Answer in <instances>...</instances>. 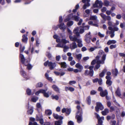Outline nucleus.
<instances>
[{
  "label": "nucleus",
  "instance_id": "obj_57",
  "mask_svg": "<svg viewBox=\"0 0 125 125\" xmlns=\"http://www.w3.org/2000/svg\"><path fill=\"white\" fill-rule=\"evenodd\" d=\"M83 28L85 30H88L89 28V26L88 25H86L83 26Z\"/></svg>",
  "mask_w": 125,
  "mask_h": 125
},
{
  "label": "nucleus",
  "instance_id": "obj_64",
  "mask_svg": "<svg viewBox=\"0 0 125 125\" xmlns=\"http://www.w3.org/2000/svg\"><path fill=\"white\" fill-rule=\"evenodd\" d=\"M68 125H74L73 122L72 121H69L68 124Z\"/></svg>",
  "mask_w": 125,
  "mask_h": 125
},
{
  "label": "nucleus",
  "instance_id": "obj_1",
  "mask_svg": "<svg viewBox=\"0 0 125 125\" xmlns=\"http://www.w3.org/2000/svg\"><path fill=\"white\" fill-rule=\"evenodd\" d=\"M101 54L103 55L102 57L101 60H99L100 56L98 55L96 56L95 59L97 63H101V64H103L104 63V61L106 58V55L104 54V52L102 50H100L99 51V54Z\"/></svg>",
  "mask_w": 125,
  "mask_h": 125
},
{
  "label": "nucleus",
  "instance_id": "obj_32",
  "mask_svg": "<svg viewBox=\"0 0 125 125\" xmlns=\"http://www.w3.org/2000/svg\"><path fill=\"white\" fill-rule=\"evenodd\" d=\"M36 107L37 109H42V107L41 104L40 103H37L36 105Z\"/></svg>",
  "mask_w": 125,
  "mask_h": 125
},
{
  "label": "nucleus",
  "instance_id": "obj_35",
  "mask_svg": "<svg viewBox=\"0 0 125 125\" xmlns=\"http://www.w3.org/2000/svg\"><path fill=\"white\" fill-rule=\"evenodd\" d=\"M79 17L76 16H73L72 17V20H74L76 21H79Z\"/></svg>",
  "mask_w": 125,
  "mask_h": 125
},
{
  "label": "nucleus",
  "instance_id": "obj_11",
  "mask_svg": "<svg viewBox=\"0 0 125 125\" xmlns=\"http://www.w3.org/2000/svg\"><path fill=\"white\" fill-rule=\"evenodd\" d=\"M80 27H79L76 28L74 29L73 30V32L75 34L76 36L77 37L79 36H80L79 31V29H80Z\"/></svg>",
  "mask_w": 125,
  "mask_h": 125
},
{
  "label": "nucleus",
  "instance_id": "obj_42",
  "mask_svg": "<svg viewBox=\"0 0 125 125\" xmlns=\"http://www.w3.org/2000/svg\"><path fill=\"white\" fill-rule=\"evenodd\" d=\"M61 42L65 44L67 43H69V41L65 39H63L61 40Z\"/></svg>",
  "mask_w": 125,
  "mask_h": 125
},
{
  "label": "nucleus",
  "instance_id": "obj_12",
  "mask_svg": "<svg viewBox=\"0 0 125 125\" xmlns=\"http://www.w3.org/2000/svg\"><path fill=\"white\" fill-rule=\"evenodd\" d=\"M93 71H89L86 70L85 71L84 73V74L86 75H89L91 76H92L93 75Z\"/></svg>",
  "mask_w": 125,
  "mask_h": 125
},
{
  "label": "nucleus",
  "instance_id": "obj_6",
  "mask_svg": "<svg viewBox=\"0 0 125 125\" xmlns=\"http://www.w3.org/2000/svg\"><path fill=\"white\" fill-rule=\"evenodd\" d=\"M108 29L110 31H107L106 32V34H107L109 33V34H111L110 37L111 38H112L115 35L114 31H113V28L111 27H108Z\"/></svg>",
  "mask_w": 125,
  "mask_h": 125
},
{
  "label": "nucleus",
  "instance_id": "obj_14",
  "mask_svg": "<svg viewBox=\"0 0 125 125\" xmlns=\"http://www.w3.org/2000/svg\"><path fill=\"white\" fill-rule=\"evenodd\" d=\"M77 47V45L76 43L74 42H72L70 45V48L71 49H74Z\"/></svg>",
  "mask_w": 125,
  "mask_h": 125
},
{
  "label": "nucleus",
  "instance_id": "obj_13",
  "mask_svg": "<svg viewBox=\"0 0 125 125\" xmlns=\"http://www.w3.org/2000/svg\"><path fill=\"white\" fill-rule=\"evenodd\" d=\"M40 93H42L45 96L47 97V94L46 93V91L44 90H41L36 92L35 93V94L37 95H38Z\"/></svg>",
  "mask_w": 125,
  "mask_h": 125
},
{
  "label": "nucleus",
  "instance_id": "obj_48",
  "mask_svg": "<svg viewBox=\"0 0 125 125\" xmlns=\"http://www.w3.org/2000/svg\"><path fill=\"white\" fill-rule=\"evenodd\" d=\"M87 100L88 104H90L91 103V97L90 96H88L87 99Z\"/></svg>",
  "mask_w": 125,
  "mask_h": 125
},
{
  "label": "nucleus",
  "instance_id": "obj_21",
  "mask_svg": "<svg viewBox=\"0 0 125 125\" xmlns=\"http://www.w3.org/2000/svg\"><path fill=\"white\" fill-rule=\"evenodd\" d=\"M57 72L54 71V73L57 75H59L62 76L64 75L65 74V72Z\"/></svg>",
  "mask_w": 125,
  "mask_h": 125
},
{
  "label": "nucleus",
  "instance_id": "obj_54",
  "mask_svg": "<svg viewBox=\"0 0 125 125\" xmlns=\"http://www.w3.org/2000/svg\"><path fill=\"white\" fill-rule=\"evenodd\" d=\"M71 61V62L70 63V64L71 66H73L74 65L75 63V62L74 60H73Z\"/></svg>",
  "mask_w": 125,
  "mask_h": 125
},
{
  "label": "nucleus",
  "instance_id": "obj_36",
  "mask_svg": "<svg viewBox=\"0 0 125 125\" xmlns=\"http://www.w3.org/2000/svg\"><path fill=\"white\" fill-rule=\"evenodd\" d=\"M76 56L77 59L79 61H80L81 59L82 55L81 54H76Z\"/></svg>",
  "mask_w": 125,
  "mask_h": 125
},
{
  "label": "nucleus",
  "instance_id": "obj_23",
  "mask_svg": "<svg viewBox=\"0 0 125 125\" xmlns=\"http://www.w3.org/2000/svg\"><path fill=\"white\" fill-rule=\"evenodd\" d=\"M116 42V41L114 40H109L107 43V44L108 45H109L111 44H115Z\"/></svg>",
  "mask_w": 125,
  "mask_h": 125
},
{
  "label": "nucleus",
  "instance_id": "obj_26",
  "mask_svg": "<svg viewBox=\"0 0 125 125\" xmlns=\"http://www.w3.org/2000/svg\"><path fill=\"white\" fill-rule=\"evenodd\" d=\"M97 17L96 16H90V20L95 21H97Z\"/></svg>",
  "mask_w": 125,
  "mask_h": 125
},
{
  "label": "nucleus",
  "instance_id": "obj_41",
  "mask_svg": "<svg viewBox=\"0 0 125 125\" xmlns=\"http://www.w3.org/2000/svg\"><path fill=\"white\" fill-rule=\"evenodd\" d=\"M62 121H56L55 122V125H61V124H62Z\"/></svg>",
  "mask_w": 125,
  "mask_h": 125
},
{
  "label": "nucleus",
  "instance_id": "obj_16",
  "mask_svg": "<svg viewBox=\"0 0 125 125\" xmlns=\"http://www.w3.org/2000/svg\"><path fill=\"white\" fill-rule=\"evenodd\" d=\"M58 26L61 30H62L63 31H64L66 29V27L65 25L63 23H61Z\"/></svg>",
  "mask_w": 125,
  "mask_h": 125
},
{
  "label": "nucleus",
  "instance_id": "obj_46",
  "mask_svg": "<svg viewBox=\"0 0 125 125\" xmlns=\"http://www.w3.org/2000/svg\"><path fill=\"white\" fill-rule=\"evenodd\" d=\"M63 44H61L60 42L57 44L56 47L62 48L63 47Z\"/></svg>",
  "mask_w": 125,
  "mask_h": 125
},
{
  "label": "nucleus",
  "instance_id": "obj_3",
  "mask_svg": "<svg viewBox=\"0 0 125 125\" xmlns=\"http://www.w3.org/2000/svg\"><path fill=\"white\" fill-rule=\"evenodd\" d=\"M94 115L98 119V124L99 125H102L103 120H104V117H100L99 115L96 113H95Z\"/></svg>",
  "mask_w": 125,
  "mask_h": 125
},
{
  "label": "nucleus",
  "instance_id": "obj_17",
  "mask_svg": "<svg viewBox=\"0 0 125 125\" xmlns=\"http://www.w3.org/2000/svg\"><path fill=\"white\" fill-rule=\"evenodd\" d=\"M53 116L54 118L57 119H59L60 120H62L63 119V117L59 116L56 114H53Z\"/></svg>",
  "mask_w": 125,
  "mask_h": 125
},
{
  "label": "nucleus",
  "instance_id": "obj_45",
  "mask_svg": "<svg viewBox=\"0 0 125 125\" xmlns=\"http://www.w3.org/2000/svg\"><path fill=\"white\" fill-rule=\"evenodd\" d=\"M73 24V22L72 21H70L67 23V25L68 26H70L72 25Z\"/></svg>",
  "mask_w": 125,
  "mask_h": 125
},
{
  "label": "nucleus",
  "instance_id": "obj_10",
  "mask_svg": "<svg viewBox=\"0 0 125 125\" xmlns=\"http://www.w3.org/2000/svg\"><path fill=\"white\" fill-rule=\"evenodd\" d=\"M90 0H83L82 2L83 3H85V2H86L87 3H85L83 5V8L84 9H86V7H88L90 6V4L89 2L90 1Z\"/></svg>",
  "mask_w": 125,
  "mask_h": 125
},
{
  "label": "nucleus",
  "instance_id": "obj_28",
  "mask_svg": "<svg viewBox=\"0 0 125 125\" xmlns=\"http://www.w3.org/2000/svg\"><path fill=\"white\" fill-rule=\"evenodd\" d=\"M118 73V70L116 69H115L112 70V73L115 76L117 75Z\"/></svg>",
  "mask_w": 125,
  "mask_h": 125
},
{
  "label": "nucleus",
  "instance_id": "obj_40",
  "mask_svg": "<svg viewBox=\"0 0 125 125\" xmlns=\"http://www.w3.org/2000/svg\"><path fill=\"white\" fill-rule=\"evenodd\" d=\"M100 15L104 20H106L107 16L102 13H100Z\"/></svg>",
  "mask_w": 125,
  "mask_h": 125
},
{
  "label": "nucleus",
  "instance_id": "obj_5",
  "mask_svg": "<svg viewBox=\"0 0 125 125\" xmlns=\"http://www.w3.org/2000/svg\"><path fill=\"white\" fill-rule=\"evenodd\" d=\"M103 4V3L101 1L96 0L95 4H94L93 6L94 7H99L101 8L102 7Z\"/></svg>",
  "mask_w": 125,
  "mask_h": 125
},
{
  "label": "nucleus",
  "instance_id": "obj_20",
  "mask_svg": "<svg viewBox=\"0 0 125 125\" xmlns=\"http://www.w3.org/2000/svg\"><path fill=\"white\" fill-rule=\"evenodd\" d=\"M67 55L69 57H68V60L69 61H71L73 60V57L71 56L72 55V53L70 52H68L67 54Z\"/></svg>",
  "mask_w": 125,
  "mask_h": 125
},
{
  "label": "nucleus",
  "instance_id": "obj_7",
  "mask_svg": "<svg viewBox=\"0 0 125 125\" xmlns=\"http://www.w3.org/2000/svg\"><path fill=\"white\" fill-rule=\"evenodd\" d=\"M47 65L51 70H52L56 66V64L55 62H48L47 61Z\"/></svg>",
  "mask_w": 125,
  "mask_h": 125
},
{
  "label": "nucleus",
  "instance_id": "obj_52",
  "mask_svg": "<svg viewBox=\"0 0 125 125\" xmlns=\"http://www.w3.org/2000/svg\"><path fill=\"white\" fill-rule=\"evenodd\" d=\"M76 82L75 81H70L69 82V84L71 85L75 84Z\"/></svg>",
  "mask_w": 125,
  "mask_h": 125
},
{
  "label": "nucleus",
  "instance_id": "obj_39",
  "mask_svg": "<svg viewBox=\"0 0 125 125\" xmlns=\"http://www.w3.org/2000/svg\"><path fill=\"white\" fill-rule=\"evenodd\" d=\"M97 47L95 46L94 47H91L89 49V51L90 52H92L94 51L95 49H97Z\"/></svg>",
  "mask_w": 125,
  "mask_h": 125
},
{
  "label": "nucleus",
  "instance_id": "obj_9",
  "mask_svg": "<svg viewBox=\"0 0 125 125\" xmlns=\"http://www.w3.org/2000/svg\"><path fill=\"white\" fill-rule=\"evenodd\" d=\"M20 57L21 59V61L22 63L25 65H26L27 64L26 63V62L28 61H26L24 56L22 54H20Z\"/></svg>",
  "mask_w": 125,
  "mask_h": 125
},
{
  "label": "nucleus",
  "instance_id": "obj_49",
  "mask_svg": "<svg viewBox=\"0 0 125 125\" xmlns=\"http://www.w3.org/2000/svg\"><path fill=\"white\" fill-rule=\"evenodd\" d=\"M38 98L37 97H33L32 98L31 100L33 102H35L38 100Z\"/></svg>",
  "mask_w": 125,
  "mask_h": 125
},
{
  "label": "nucleus",
  "instance_id": "obj_50",
  "mask_svg": "<svg viewBox=\"0 0 125 125\" xmlns=\"http://www.w3.org/2000/svg\"><path fill=\"white\" fill-rule=\"evenodd\" d=\"M116 47V44L113 45L112 44L110 46V48L111 49H112L113 48H115Z\"/></svg>",
  "mask_w": 125,
  "mask_h": 125
},
{
  "label": "nucleus",
  "instance_id": "obj_37",
  "mask_svg": "<svg viewBox=\"0 0 125 125\" xmlns=\"http://www.w3.org/2000/svg\"><path fill=\"white\" fill-rule=\"evenodd\" d=\"M116 95L119 96H120L121 95L120 93V90L119 88H118L116 92Z\"/></svg>",
  "mask_w": 125,
  "mask_h": 125
},
{
  "label": "nucleus",
  "instance_id": "obj_27",
  "mask_svg": "<svg viewBox=\"0 0 125 125\" xmlns=\"http://www.w3.org/2000/svg\"><path fill=\"white\" fill-rule=\"evenodd\" d=\"M52 88L56 92L58 93H60L59 89L55 85H54L52 86Z\"/></svg>",
  "mask_w": 125,
  "mask_h": 125
},
{
  "label": "nucleus",
  "instance_id": "obj_55",
  "mask_svg": "<svg viewBox=\"0 0 125 125\" xmlns=\"http://www.w3.org/2000/svg\"><path fill=\"white\" fill-rule=\"evenodd\" d=\"M33 111V109L32 108L31 109L28 111V113L29 114H31Z\"/></svg>",
  "mask_w": 125,
  "mask_h": 125
},
{
  "label": "nucleus",
  "instance_id": "obj_15",
  "mask_svg": "<svg viewBox=\"0 0 125 125\" xmlns=\"http://www.w3.org/2000/svg\"><path fill=\"white\" fill-rule=\"evenodd\" d=\"M106 78L107 80L106 82V83L109 85H110L112 84V82L110 81L111 77L110 76H106Z\"/></svg>",
  "mask_w": 125,
  "mask_h": 125
},
{
  "label": "nucleus",
  "instance_id": "obj_34",
  "mask_svg": "<svg viewBox=\"0 0 125 125\" xmlns=\"http://www.w3.org/2000/svg\"><path fill=\"white\" fill-rule=\"evenodd\" d=\"M59 63L60 64L62 67H63V68H65L66 67L67 65L66 63L65 62H62L60 63Z\"/></svg>",
  "mask_w": 125,
  "mask_h": 125
},
{
  "label": "nucleus",
  "instance_id": "obj_38",
  "mask_svg": "<svg viewBox=\"0 0 125 125\" xmlns=\"http://www.w3.org/2000/svg\"><path fill=\"white\" fill-rule=\"evenodd\" d=\"M120 27L122 29H125V23H121L120 24Z\"/></svg>",
  "mask_w": 125,
  "mask_h": 125
},
{
  "label": "nucleus",
  "instance_id": "obj_47",
  "mask_svg": "<svg viewBox=\"0 0 125 125\" xmlns=\"http://www.w3.org/2000/svg\"><path fill=\"white\" fill-rule=\"evenodd\" d=\"M104 3L105 6H107L109 5V2L107 0H105L104 1Z\"/></svg>",
  "mask_w": 125,
  "mask_h": 125
},
{
  "label": "nucleus",
  "instance_id": "obj_43",
  "mask_svg": "<svg viewBox=\"0 0 125 125\" xmlns=\"http://www.w3.org/2000/svg\"><path fill=\"white\" fill-rule=\"evenodd\" d=\"M98 36L101 38L104 37V34H102L100 32H98Z\"/></svg>",
  "mask_w": 125,
  "mask_h": 125
},
{
  "label": "nucleus",
  "instance_id": "obj_4",
  "mask_svg": "<svg viewBox=\"0 0 125 125\" xmlns=\"http://www.w3.org/2000/svg\"><path fill=\"white\" fill-rule=\"evenodd\" d=\"M104 108V107L101 103L99 102L96 103V106L95 107V110L96 111L98 112L99 109L102 110Z\"/></svg>",
  "mask_w": 125,
  "mask_h": 125
},
{
  "label": "nucleus",
  "instance_id": "obj_58",
  "mask_svg": "<svg viewBox=\"0 0 125 125\" xmlns=\"http://www.w3.org/2000/svg\"><path fill=\"white\" fill-rule=\"evenodd\" d=\"M42 85L43 84L42 83H39L36 85V87H41L42 86Z\"/></svg>",
  "mask_w": 125,
  "mask_h": 125
},
{
  "label": "nucleus",
  "instance_id": "obj_31",
  "mask_svg": "<svg viewBox=\"0 0 125 125\" xmlns=\"http://www.w3.org/2000/svg\"><path fill=\"white\" fill-rule=\"evenodd\" d=\"M29 61H28L26 62V63L27 64L26 66H27V68L28 70L31 69L32 67V66L30 64H29L28 62Z\"/></svg>",
  "mask_w": 125,
  "mask_h": 125
},
{
  "label": "nucleus",
  "instance_id": "obj_60",
  "mask_svg": "<svg viewBox=\"0 0 125 125\" xmlns=\"http://www.w3.org/2000/svg\"><path fill=\"white\" fill-rule=\"evenodd\" d=\"M119 30L118 28L117 27H114L113 28V31H117Z\"/></svg>",
  "mask_w": 125,
  "mask_h": 125
},
{
  "label": "nucleus",
  "instance_id": "obj_61",
  "mask_svg": "<svg viewBox=\"0 0 125 125\" xmlns=\"http://www.w3.org/2000/svg\"><path fill=\"white\" fill-rule=\"evenodd\" d=\"M106 8L105 7H103L101 9L102 11L103 12H104L106 11Z\"/></svg>",
  "mask_w": 125,
  "mask_h": 125
},
{
  "label": "nucleus",
  "instance_id": "obj_29",
  "mask_svg": "<svg viewBox=\"0 0 125 125\" xmlns=\"http://www.w3.org/2000/svg\"><path fill=\"white\" fill-rule=\"evenodd\" d=\"M23 38L22 39V41L24 43H26L28 39L27 38L25 35H23L22 36Z\"/></svg>",
  "mask_w": 125,
  "mask_h": 125
},
{
  "label": "nucleus",
  "instance_id": "obj_2",
  "mask_svg": "<svg viewBox=\"0 0 125 125\" xmlns=\"http://www.w3.org/2000/svg\"><path fill=\"white\" fill-rule=\"evenodd\" d=\"M77 108L78 110V111L77 115H76V118L77 119V122L78 123H80L82 121V109L79 105H77Z\"/></svg>",
  "mask_w": 125,
  "mask_h": 125
},
{
  "label": "nucleus",
  "instance_id": "obj_22",
  "mask_svg": "<svg viewBox=\"0 0 125 125\" xmlns=\"http://www.w3.org/2000/svg\"><path fill=\"white\" fill-rule=\"evenodd\" d=\"M69 37L70 39L72 41L76 42L77 41V38L75 36H72L71 35H70L69 36Z\"/></svg>",
  "mask_w": 125,
  "mask_h": 125
},
{
  "label": "nucleus",
  "instance_id": "obj_30",
  "mask_svg": "<svg viewBox=\"0 0 125 125\" xmlns=\"http://www.w3.org/2000/svg\"><path fill=\"white\" fill-rule=\"evenodd\" d=\"M107 70L106 69H104L102 72L99 74V76L101 77H103L104 75V74L106 72Z\"/></svg>",
  "mask_w": 125,
  "mask_h": 125
},
{
  "label": "nucleus",
  "instance_id": "obj_19",
  "mask_svg": "<svg viewBox=\"0 0 125 125\" xmlns=\"http://www.w3.org/2000/svg\"><path fill=\"white\" fill-rule=\"evenodd\" d=\"M107 91L106 90H105L104 91H102L100 93V95L102 97L106 96L107 95Z\"/></svg>",
  "mask_w": 125,
  "mask_h": 125
},
{
  "label": "nucleus",
  "instance_id": "obj_44",
  "mask_svg": "<svg viewBox=\"0 0 125 125\" xmlns=\"http://www.w3.org/2000/svg\"><path fill=\"white\" fill-rule=\"evenodd\" d=\"M26 92L28 95H31V91L30 89L29 88L27 89Z\"/></svg>",
  "mask_w": 125,
  "mask_h": 125
},
{
  "label": "nucleus",
  "instance_id": "obj_53",
  "mask_svg": "<svg viewBox=\"0 0 125 125\" xmlns=\"http://www.w3.org/2000/svg\"><path fill=\"white\" fill-rule=\"evenodd\" d=\"M25 49V47L24 46L23 47H21L20 48V52L21 53L22 52H23Z\"/></svg>",
  "mask_w": 125,
  "mask_h": 125
},
{
  "label": "nucleus",
  "instance_id": "obj_59",
  "mask_svg": "<svg viewBox=\"0 0 125 125\" xmlns=\"http://www.w3.org/2000/svg\"><path fill=\"white\" fill-rule=\"evenodd\" d=\"M79 31V34H82L84 32V30L83 29L80 28Z\"/></svg>",
  "mask_w": 125,
  "mask_h": 125
},
{
  "label": "nucleus",
  "instance_id": "obj_18",
  "mask_svg": "<svg viewBox=\"0 0 125 125\" xmlns=\"http://www.w3.org/2000/svg\"><path fill=\"white\" fill-rule=\"evenodd\" d=\"M75 66L76 68H78L80 71L81 72L83 68V66L80 64L79 63H77L75 65Z\"/></svg>",
  "mask_w": 125,
  "mask_h": 125
},
{
  "label": "nucleus",
  "instance_id": "obj_51",
  "mask_svg": "<svg viewBox=\"0 0 125 125\" xmlns=\"http://www.w3.org/2000/svg\"><path fill=\"white\" fill-rule=\"evenodd\" d=\"M100 63H97V64L96 65L94 70L95 71L98 68H99L100 66Z\"/></svg>",
  "mask_w": 125,
  "mask_h": 125
},
{
  "label": "nucleus",
  "instance_id": "obj_62",
  "mask_svg": "<svg viewBox=\"0 0 125 125\" xmlns=\"http://www.w3.org/2000/svg\"><path fill=\"white\" fill-rule=\"evenodd\" d=\"M56 60L57 61H59L60 60L61 58V56L60 55L57 56L56 57Z\"/></svg>",
  "mask_w": 125,
  "mask_h": 125
},
{
  "label": "nucleus",
  "instance_id": "obj_24",
  "mask_svg": "<svg viewBox=\"0 0 125 125\" xmlns=\"http://www.w3.org/2000/svg\"><path fill=\"white\" fill-rule=\"evenodd\" d=\"M90 11V10L88 9L86 10L85 11V13L84 14V16L86 17L88 16Z\"/></svg>",
  "mask_w": 125,
  "mask_h": 125
},
{
  "label": "nucleus",
  "instance_id": "obj_25",
  "mask_svg": "<svg viewBox=\"0 0 125 125\" xmlns=\"http://www.w3.org/2000/svg\"><path fill=\"white\" fill-rule=\"evenodd\" d=\"M109 112V111L108 109H105L104 110L101 112V113L103 115H105L108 113Z\"/></svg>",
  "mask_w": 125,
  "mask_h": 125
},
{
  "label": "nucleus",
  "instance_id": "obj_8",
  "mask_svg": "<svg viewBox=\"0 0 125 125\" xmlns=\"http://www.w3.org/2000/svg\"><path fill=\"white\" fill-rule=\"evenodd\" d=\"M91 32H89L86 34L85 37V40L88 43H89L90 42V40L91 38V36L90 35Z\"/></svg>",
  "mask_w": 125,
  "mask_h": 125
},
{
  "label": "nucleus",
  "instance_id": "obj_56",
  "mask_svg": "<svg viewBox=\"0 0 125 125\" xmlns=\"http://www.w3.org/2000/svg\"><path fill=\"white\" fill-rule=\"evenodd\" d=\"M71 110L70 109H66V113L68 115H69L71 113Z\"/></svg>",
  "mask_w": 125,
  "mask_h": 125
},
{
  "label": "nucleus",
  "instance_id": "obj_33",
  "mask_svg": "<svg viewBox=\"0 0 125 125\" xmlns=\"http://www.w3.org/2000/svg\"><path fill=\"white\" fill-rule=\"evenodd\" d=\"M51 97L53 99H55L56 100H58L59 98V97L57 95H52L51 96Z\"/></svg>",
  "mask_w": 125,
  "mask_h": 125
},
{
  "label": "nucleus",
  "instance_id": "obj_63",
  "mask_svg": "<svg viewBox=\"0 0 125 125\" xmlns=\"http://www.w3.org/2000/svg\"><path fill=\"white\" fill-rule=\"evenodd\" d=\"M108 24L110 26L109 27H111L113 26V24L111 21H109L108 22Z\"/></svg>",
  "mask_w": 125,
  "mask_h": 125
}]
</instances>
